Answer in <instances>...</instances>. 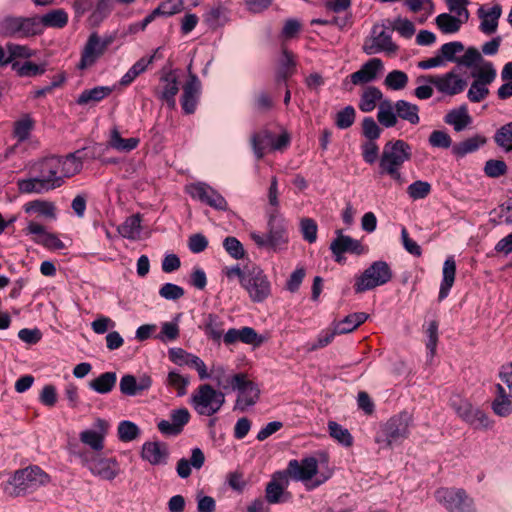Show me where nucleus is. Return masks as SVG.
Masks as SVG:
<instances>
[{
  "label": "nucleus",
  "instance_id": "obj_1",
  "mask_svg": "<svg viewBox=\"0 0 512 512\" xmlns=\"http://www.w3.org/2000/svg\"><path fill=\"white\" fill-rule=\"evenodd\" d=\"M283 471L287 473L289 479L302 482L307 490L318 488L333 475V469L329 466V457L326 453L308 456L301 460L292 459Z\"/></svg>",
  "mask_w": 512,
  "mask_h": 512
},
{
  "label": "nucleus",
  "instance_id": "obj_2",
  "mask_svg": "<svg viewBox=\"0 0 512 512\" xmlns=\"http://www.w3.org/2000/svg\"><path fill=\"white\" fill-rule=\"evenodd\" d=\"M32 169L37 175L17 180V188L21 194H43L64 183L59 173L58 156L44 158L35 163Z\"/></svg>",
  "mask_w": 512,
  "mask_h": 512
},
{
  "label": "nucleus",
  "instance_id": "obj_3",
  "mask_svg": "<svg viewBox=\"0 0 512 512\" xmlns=\"http://www.w3.org/2000/svg\"><path fill=\"white\" fill-rule=\"evenodd\" d=\"M50 480V476L42 468L30 465L16 470L4 484L3 491L11 497L24 496L48 485Z\"/></svg>",
  "mask_w": 512,
  "mask_h": 512
},
{
  "label": "nucleus",
  "instance_id": "obj_4",
  "mask_svg": "<svg viewBox=\"0 0 512 512\" xmlns=\"http://www.w3.org/2000/svg\"><path fill=\"white\" fill-rule=\"evenodd\" d=\"M411 156V146L404 140L387 142L379 158L380 174L388 175L397 184L402 185L405 179L400 170L403 164L410 160Z\"/></svg>",
  "mask_w": 512,
  "mask_h": 512
},
{
  "label": "nucleus",
  "instance_id": "obj_5",
  "mask_svg": "<svg viewBox=\"0 0 512 512\" xmlns=\"http://www.w3.org/2000/svg\"><path fill=\"white\" fill-rule=\"evenodd\" d=\"M398 118L417 125L420 122L419 107L403 99L394 103L389 99L381 101L378 105V122L385 128H392L397 125Z\"/></svg>",
  "mask_w": 512,
  "mask_h": 512
},
{
  "label": "nucleus",
  "instance_id": "obj_6",
  "mask_svg": "<svg viewBox=\"0 0 512 512\" xmlns=\"http://www.w3.org/2000/svg\"><path fill=\"white\" fill-rule=\"evenodd\" d=\"M225 394L210 384L199 385L191 394L190 404L200 416H213L225 404Z\"/></svg>",
  "mask_w": 512,
  "mask_h": 512
},
{
  "label": "nucleus",
  "instance_id": "obj_7",
  "mask_svg": "<svg viewBox=\"0 0 512 512\" xmlns=\"http://www.w3.org/2000/svg\"><path fill=\"white\" fill-rule=\"evenodd\" d=\"M393 277L392 270L386 261H375L355 279L354 290L363 293L383 286Z\"/></svg>",
  "mask_w": 512,
  "mask_h": 512
},
{
  "label": "nucleus",
  "instance_id": "obj_8",
  "mask_svg": "<svg viewBox=\"0 0 512 512\" xmlns=\"http://www.w3.org/2000/svg\"><path fill=\"white\" fill-rule=\"evenodd\" d=\"M0 34L4 37L29 38L41 34V25L36 16H6L0 20Z\"/></svg>",
  "mask_w": 512,
  "mask_h": 512
},
{
  "label": "nucleus",
  "instance_id": "obj_9",
  "mask_svg": "<svg viewBox=\"0 0 512 512\" xmlns=\"http://www.w3.org/2000/svg\"><path fill=\"white\" fill-rule=\"evenodd\" d=\"M81 463L91 474L103 480L112 481L120 473V465L115 458L103 457L101 453L92 454L89 451L79 453Z\"/></svg>",
  "mask_w": 512,
  "mask_h": 512
},
{
  "label": "nucleus",
  "instance_id": "obj_10",
  "mask_svg": "<svg viewBox=\"0 0 512 512\" xmlns=\"http://www.w3.org/2000/svg\"><path fill=\"white\" fill-rule=\"evenodd\" d=\"M114 40L113 35L100 37L97 32H92L83 46L77 68L84 70L95 65Z\"/></svg>",
  "mask_w": 512,
  "mask_h": 512
},
{
  "label": "nucleus",
  "instance_id": "obj_11",
  "mask_svg": "<svg viewBox=\"0 0 512 512\" xmlns=\"http://www.w3.org/2000/svg\"><path fill=\"white\" fill-rule=\"evenodd\" d=\"M451 408L467 424L476 429H489L493 421L481 409L474 407L468 400L455 396L450 400Z\"/></svg>",
  "mask_w": 512,
  "mask_h": 512
},
{
  "label": "nucleus",
  "instance_id": "obj_12",
  "mask_svg": "<svg viewBox=\"0 0 512 512\" xmlns=\"http://www.w3.org/2000/svg\"><path fill=\"white\" fill-rule=\"evenodd\" d=\"M411 416L407 412H402L391 417L382 427L381 434L376 437L378 444L385 443L391 446L400 440L408 437Z\"/></svg>",
  "mask_w": 512,
  "mask_h": 512
},
{
  "label": "nucleus",
  "instance_id": "obj_13",
  "mask_svg": "<svg viewBox=\"0 0 512 512\" xmlns=\"http://www.w3.org/2000/svg\"><path fill=\"white\" fill-rule=\"evenodd\" d=\"M435 498L448 512H475L473 499L460 488H439Z\"/></svg>",
  "mask_w": 512,
  "mask_h": 512
},
{
  "label": "nucleus",
  "instance_id": "obj_14",
  "mask_svg": "<svg viewBox=\"0 0 512 512\" xmlns=\"http://www.w3.org/2000/svg\"><path fill=\"white\" fill-rule=\"evenodd\" d=\"M242 288L248 293L251 301L256 303L263 302L271 294V283L258 266L248 269V276L242 281Z\"/></svg>",
  "mask_w": 512,
  "mask_h": 512
},
{
  "label": "nucleus",
  "instance_id": "obj_15",
  "mask_svg": "<svg viewBox=\"0 0 512 512\" xmlns=\"http://www.w3.org/2000/svg\"><path fill=\"white\" fill-rule=\"evenodd\" d=\"M421 80L432 84L439 93L447 96L460 94L467 86L466 80L455 69L441 75L421 76L418 82Z\"/></svg>",
  "mask_w": 512,
  "mask_h": 512
},
{
  "label": "nucleus",
  "instance_id": "obj_16",
  "mask_svg": "<svg viewBox=\"0 0 512 512\" xmlns=\"http://www.w3.org/2000/svg\"><path fill=\"white\" fill-rule=\"evenodd\" d=\"M383 69L384 64L380 58H371L358 71L347 76L342 82V87L346 91H352L354 86L373 82Z\"/></svg>",
  "mask_w": 512,
  "mask_h": 512
},
{
  "label": "nucleus",
  "instance_id": "obj_17",
  "mask_svg": "<svg viewBox=\"0 0 512 512\" xmlns=\"http://www.w3.org/2000/svg\"><path fill=\"white\" fill-rule=\"evenodd\" d=\"M231 383L233 389L239 393L236 400V408L245 411L257 403L260 390L256 384L247 379L245 374H235L232 377Z\"/></svg>",
  "mask_w": 512,
  "mask_h": 512
},
{
  "label": "nucleus",
  "instance_id": "obj_18",
  "mask_svg": "<svg viewBox=\"0 0 512 512\" xmlns=\"http://www.w3.org/2000/svg\"><path fill=\"white\" fill-rule=\"evenodd\" d=\"M398 50V46L392 41L390 33L383 26L374 25L371 35L363 44V51L367 55H374L381 52L394 54Z\"/></svg>",
  "mask_w": 512,
  "mask_h": 512
},
{
  "label": "nucleus",
  "instance_id": "obj_19",
  "mask_svg": "<svg viewBox=\"0 0 512 512\" xmlns=\"http://www.w3.org/2000/svg\"><path fill=\"white\" fill-rule=\"evenodd\" d=\"M94 429H86L80 432V441L92 450V454H99L104 449L105 437L108 434L110 423L102 418H97L93 424Z\"/></svg>",
  "mask_w": 512,
  "mask_h": 512
},
{
  "label": "nucleus",
  "instance_id": "obj_20",
  "mask_svg": "<svg viewBox=\"0 0 512 512\" xmlns=\"http://www.w3.org/2000/svg\"><path fill=\"white\" fill-rule=\"evenodd\" d=\"M187 192L192 198L198 199L214 209L221 211H226L228 209L225 198L205 183L191 184L187 187Z\"/></svg>",
  "mask_w": 512,
  "mask_h": 512
},
{
  "label": "nucleus",
  "instance_id": "obj_21",
  "mask_svg": "<svg viewBox=\"0 0 512 512\" xmlns=\"http://www.w3.org/2000/svg\"><path fill=\"white\" fill-rule=\"evenodd\" d=\"M268 238L270 248L274 251L282 249L288 242L285 219L279 211H269Z\"/></svg>",
  "mask_w": 512,
  "mask_h": 512
},
{
  "label": "nucleus",
  "instance_id": "obj_22",
  "mask_svg": "<svg viewBox=\"0 0 512 512\" xmlns=\"http://www.w3.org/2000/svg\"><path fill=\"white\" fill-rule=\"evenodd\" d=\"M330 250L337 262L342 260L343 253H352L356 255L363 254L366 250L361 242L350 236L343 235L342 231H337V237L331 242Z\"/></svg>",
  "mask_w": 512,
  "mask_h": 512
},
{
  "label": "nucleus",
  "instance_id": "obj_23",
  "mask_svg": "<svg viewBox=\"0 0 512 512\" xmlns=\"http://www.w3.org/2000/svg\"><path fill=\"white\" fill-rule=\"evenodd\" d=\"M141 458L153 466L166 465L169 458L168 445L160 441H147L142 445Z\"/></svg>",
  "mask_w": 512,
  "mask_h": 512
},
{
  "label": "nucleus",
  "instance_id": "obj_24",
  "mask_svg": "<svg viewBox=\"0 0 512 512\" xmlns=\"http://www.w3.org/2000/svg\"><path fill=\"white\" fill-rule=\"evenodd\" d=\"M289 486V478L287 473L282 471L275 472L271 480L267 483L265 489L266 501L270 504H277L285 501L283 498L285 490Z\"/></svg>",
  "mask_w": 512,
  "mask_h": 512
},
{
  "label": "nucleus",
  "instance_id": "obj_25",
  "mask_svg": "<svg viewBox=\"0 0 512 512\" xmlns=\"http://www.w3.org/2000/svg\"><path fill=\"white\" fill-rule=\"evenodd\" d=\"M200 91V80L195 74H190L188 81L183 86V94L181 97V106L186 114H192L196 110Z\"/></svg>",
  "mask_w": 512,
  "mask_h": 512
},
{
  "label": "nucleus",
  "instance_id": "obj_26",
  "mask_svg": "<svg viewBox=\"0 0 512 512\" xmlns=\"http://www.w3.org/2000/svg\"><path fill=\"white\" fill-rule=\"evenodd\" d=\"M152 385L150 376L143 374L136 378L133 375L126 374L120 380V391L126 396H136L148 390Z\"/></svg>",
  "mask_w": 512,
  "mask_h": 512
},
{
  "label": "nucleus",
  "instance_id": "obj_27",
  "mask_svg": "<svg viewBox=\"0 0 512 512\" xmlns=\"http://www.w3.org/2000/svg\"><path fill=\"white\" fill-rule=\"evenodd\" d=\"M477 15L480 19L479 30L485 35H491L497 31L498 21L502 15V7L499 4L493 5L488 10L480 7Z\"/></svg>",
  "mask_w": 512,
  "mask_h": 512
},
{
  "label": "nucleus",
  "instance_id": "obj_28",
  "mask_svg": "<svg viewBox=\"0 0 512 512\" xmlns=\"http://www.w3.org/2000/svg\"><path fill=\"white\" fill-rule=\"evenodd\" d=\"M161 91L158 96L161 100L165 101L170 108L176 105L175 96L179 91V83L174 72L170 71L160 78Z\"/></svg>",
  "mask_w": 512,
  "mask_h": 512
},
{
  "label": "nucleus",
  "instance_id": "obj_29",
  "mask_svg": "<svg viewBox=\"0 0 512 512\" xmlns=\"http://www.w3.org/2000/svg\"><path fill=\"white\" fill-rule=\"evenodd\" d=\"M444 122L451 125L456 132H461L472 123V118L469 115L467 106L461 105L448 111L444 117Z\"/></svg>",
  "mask_w": 512,
  "mask_h": 512
},
{
  "label": "nucleus",
  "instance_id": "obj_30",
  "mask_svg": "<svg viewBox=\"0 0 512 512\" xmlns=\"http://www.w3.org/2000/svg\"><path fill=\"white\" fill-rule=\"evenodd\" d=\"M205 462V456L200 448L192 449L191 459L181 458L176 465V471L180 478L185 479L191 475V467L200 469Z\"/></svg>",
  "mask_w": 512,
  "mask_h": 512
},
{
  "label": "nucleus",
  "instance_id": "obj_31",
  "mask_svg": "<svg viewBox=\"0 0 512 512\" xmlns=\"http://www.w3.org/2000/svg\"><path fill=\"white\" fill-rule=\"evenodd\" d=\"M455 275H456V262H455L453 256H449L446 258V260L443 264L442 281L440 284L439 296H438L439 301L444 300L449 295L450 289L452 288L454 281H455Z\"/></svg>",
  "mask_w": 512,
  "mask_h": 512
},
{
  "label": "nucleus",
  "instance_id": "obj_32",
  "mask_svg": "<svg viewBox=\"0 0 512 512\" xmlns=\"http://www.w3.org/2000/svg\"><path fill=\"white\" fill-rule=\"evenodd\" d=\"M274 134L268 130H262L251 137V145L257 159H261L267 150L273 149Z\"/></svg>",
  "mask_w": 512,
  "mask_h": 512
},
{
  "label": "nucleus",
  "instance_id": "obj_33",
  "mask_svg": "<svg viewBox=\"0 0 512 512\" xmlns=\"http://www.w3.org/2000/svg\"><path fill=\"white\" fill-rule=\"evenodd\" d=\"M38 21L41 25V34L44 31L45 27L57 28L61 29L65 27L68 23V14L63 9H54L51 10L41 17H38Z\"/></svg>",
  "mask_w": 512,
  "mask_h": 512
},
{
  "label": "nucleus",
  "instance_id": "obj_34",
  "mask_svg": "<svg viewBox=\"0 0 512 512\" xmlns=\"http://www.w3.org/2000/svg\"><path fill=\"white\" fill-rule=\"evenodd\" d=\"M158 52L159 48L150 57H142L136 61L132 67L122 76L120 84L122 86L131 84L157 58Z\"/></svg>",
  "mask_w": 512,
  "mask_h": 512
},
{
  "label": "nucleus",
  "instance_id": "obj_35",
  "mask_svg": "<svg viewBox=\"0 0 512 512\" xmlns=\"http://www.w3.org/2000/svg\"><path fill=\"white\" fill-rule=\"evenodd\" d=\"M367 319L368 314L364 312L352 313L347 315L343 320L334 322L333 328L339 335L350 333L359 327L362 323H364Z\"/></svg>",
  "mask_w": 512,
  "mask_h": 512
},
{
  "label": "nucleus",
  "instance_id": "obj_36",
  "mask_svg": "<svg viewBox=\"0 0 512 512\" xmlns=\"http://www.w3.org/2000/svg\"><path fill=\"white\" fill-rule=\"evenodd\" d=\"M383 100L382 91L378 87L369 86L363 91L360 97L359 109L362 112H371L375 109L377 103L379 102L380 104Z\"/></svg>",
  "mask_w": 512,
  "mask_h": 512
},
{
  "label": "nucleus",
  "instance_id": "obj_37",
  "mask_svg": "<svg viewBox=\"0 0 512 512\" xmlns=\"http://www.w3.org/2000/svg\"><path fill=\"white\" fill-rule=\"evenodd\" d=\"M487 142L485 136L476 134L469 137L453 147V153L458 157H464L467 154L477 151L480 147L484 146Z\"/></svg>",
  "mask_w": 512,
  "mask_h": 512
},
{
  "label": "nucleus",
  "instance_id": "obj_38",
  "mask_svg": "<svg viewBox=\"0 0 512 512\" xmlns=\"http://www.w3.org/2000/svg\"><path fill=\"white\" fill-rule=\"evenodd\" d=\"M59 159V173L62 180L64 178L72 177L80 172L82 168V161L77 156V153H70L65 157H58Z\"/></svg>",
  "mask_w": 512,
  "mask_h": 512
},
{
  "label": "nucleus",
  "instance_id": "obj_39",
  "mask_svg": "<svg viewBox=\"0 0 512 512\" xmlns=\"http://www.w3.org/2000/svg\"><path fill=\"white\" fill-rule=\"evenodd\" d=\"M118 233L126 239L136 240L140 237L141 216L139 214L128 217L120 226H118Z\"/></svg>",
  "mask_w": 512,
  "mask_h": 512
},
{
  "label": "nucleus",
  "instance_id": "obj_40",
  "mask_svg": "<svg viewBox=\"0 0 512 512\" xmlns=\"http://www.w3.org/2000/svg\"><path fill=\"white\" fill-rule=\"evenodd\" d=\"M116 381L117 375L115 372H105L91 380L88 386L99 394H107L113 390Z\"/></svg>",
  "mask_w": 512,
  "mask_h": 512
},
{
  "label": "nucleus",
  "instance_id": "obj_41",
  "mask_svg": "<svg viewBox=\"0 0 512 512\" xmlns=\"http://www.w3.org/2000/svg\"><path fill=\"white\" fill-rule=\"evenodd\" d=\"M113 89L109 86H97L92 89L82 91L77 99L79 105H86L89 103H97L112 93Z\"/></svg>",
  "mask_w": 512,
  "mask_h": 512
},
{
  "label": "nucleus",
  "instance_id": "obj_42",
  "mask_svg": "<svg viewBox=\"0 0 512 512\" xmlns=\"http://www.w3.org/2000/svg\"><path fill=\"white\" fill-rule=\"evenodd\" d=\"M139 138L131 137V138H122L118 129L114 128L110 134L109 145L113 149L120 152H130L137 148L139 145Z\"/></svg>",
  "mask_w": 512,
  "mask_h": 512
},
{
  "label": "nucleus",
  "instance_id": "obj_43",
  "mask_svg": "<svg viewBox=\"0 0 512 512\" xmlns=\"http://www.w3.org/2000/svg\"><path fill=\"white\" fill-rule=\"evenodd\" d=\"M295 72L294 56L287 49L282 50V55L279 59V65L276 74V81H285L288 77L292 76Z\"/></svg>",
  "mask_w": 512,
  "mask_h": 512
},
{
  "label": "nucleus",
  "instance_id": "obj_44",
  "mask_svg": "<svg viewBox=\"0 0 512 512\" xmlns=\"http://www.w3.org/2000/svg\"><path fill=\"white\" fill-rule=\"evenodd\" d=\"M203 331L214 341H219L224 335V323L215 314H208L205 318Z\"/></svg>",
  "mask_w": 512,
  "mask_h": 512
},
{
  "label": "nucleus",
  "instance_id": "obj_45",
  "mask_svg": "<svg viewBox=\"0 0 512 512\" xmlns=\"http://www.w3.org/2000/svg\"><path fill=\"white\" fill-rule=\"evenodd\" d=\"M493 140L505 153L512 152V121L498 128L494 133Z\"/></svg>",
  "mask_w": 512,
  "mask_h": 512
},
{
  "label": "nucleus",
  "instance_id": "obj_46",
  "mask_svg": "<svg viewBox=\"0 0 512 512\" xmlns=\"http://www.w3.org/2000/svg\"><path fill=\"white\" fill-rule=\"evenodd\" d=\"M55 205L46 200H33L25 204L26 213H35L47 218L55 219Z\"/></svg>",
  "mask_w": 512,
  "mask_h": 512
},
{
  "label": "nucleus",
  "instance_id": "obj_47",
  "mask_svg": "<svg viewBox=\"0 0 512 512\" xmlns=\"http://www.w3.org/2000/svg\"><path fill=\"white\" fill-rule=\"evenodd\" d=\"M184 8L183 0H165L157 8H155L149 15L152 16L154 21L158 16H172L181 12Z\"/></svg>",
  "mask_w": 512,
  "mask_h": 512
},
{
  "label": "nucleus",
  "instance_id": "obj_48",
  "mask_svg": "<svg viewBox=\"0 0 512 512\" xmlns=\"http://www.w3.org/2000/svg\"><path fill=\"white\" fill-rule=\"evenodd\" d=\"M34 124H35V122L29 114L23 115L14 124V130H13L14 137L19 142H23V141L27 140L30 136L31 131L34 128Z\"/></svg>",
  "mask_w": 512,
  "mask_h": 512
},
{
  "label": "nucleus",
  "instance_id": "obj_49",
  "mask_svg": "<svg viewBox=\"0 0 512 512\" xmlns=\"http://www.w3.org/2000/svg\"><path fill=\"white\" fill-rule=\"evenodd\" d=\"M190 383L188 375H182L176 370L169 371L166 384L177 391L178 396H184L187 393V387Z\"/></svg>",
  "mask_w": 512,
  "mask_h": 512
},
{
  "label": "nucleus",
  "instance_id": "obj_50",
  "mask_svg": "<svg viewBox=\"0 0 512 512\" xmlns=\"http://www.w3.org/2000/svg\"><path fill=\"white\" fill-rule=\"evenodd\" d=\"M408 82V75L402 70H392L384 79V85L393 91L403 90L406 88Z\"/></svg>",
  "mask_w": 512,
  "mask_h": 512
},
{
  "label": "nucleus",
  "instance_id": "obj_51",
  "mask_svg": "<svg viewBox=\"0 0 512 512\" xmlns=\"http://www.w3.org/2000/svg\"><path fill=\"white\" fill-rule=\"evenodd\" d=\"M462 20L448 13H442L436 17L438 28L445 34H453L460 30Z\"/></svg>",
  "mask_w": 512,
  "mask_h": 512
},
{
  "label": "nucleus",
  "instance_id": "obj_52",
  "mask_svg": "<svg viewBox=\"0 0 512 512\" xmlns=\"http://www.w3.org/2000/svg\"><path fill=\"white\" fill-rule=\"evenodd\" d=\"M118 438L122 442H131L140 435L139 427L132 421H121L117 429Z\"/></svg>",
  "mask_w": 512,
  "mask_h": 512
},
{
  "label": "nucleus",
  "instance_id": "obj_53",
  "mask_svg": "<svg viewBox=\"0 0 512 512\" xmlns=\"http://www.w3.org/2000/svg\"><path fill=\"white\" fill-rule=\"evenodd\" d=\"M328 430L330 436L338 441L340 444L349 447L353 443V437L351 436L348 429L344 428L340 424L334 421L328 423Z\"/></svg>",
  "mask_w": 512,
  "mask_h": 512
},
{
  "label": "nucleus",
  "instance_id": "obj_54",
  "mask_svg": "<svg viewBox=\"0 0 512 512\" xmlns=\"http://www.w3.org/2000/svg\"><path fill=\"white\" fill-rule=\"evenodd\" d=\"M356 111L353 106L348 105L339 112L335 117V125L339 129H347L355 122Z\"/></svg>",
  "mask_w": 512,
  "mask_h": 512
},
{
  "label": "nucleus",
  "instance_id": "obj_55",
  "mask_svg": "<svg viewBox=\"0 0 512 512\" xmlns=\"http://www.w3.org/2000/svg\"><path fill=\"white\" fill-rule=\"evenodd\" d=\"M225 251L234 259L240 260L245 256V250L242 243L233 236H228L223 240Z\"/></svg>",
  "mask_w": 512,
  "mask_h": 512
},
{
  "label": "nucleus",
  "instance_id": "obj_56",
  "mask_svg": "<svg viewBox=\"0 0 512 512\" xmlns=\"http://www.w3.org/2000/svg\"><path fill=\"white\" fill-rule=\"evenodd\" d=\"M300 231L302 237L308 243H314L317 240L318 226L312 218H302L300 220Z\"/></svg>",
  "mask_w": 512,
  "mask_h": 512
},
{
  "label": "nucleus",
  "instance_id": "obj_57",
  "mask_svg": "<svg viewBox=\"0 0 512 512\" xmlns=\"http://www.w3.org/2000/svg\"><path fill=\"white\" fill-rule=\"evenodd\" d=\"M336 335L339 334L336 333V330L334 328H332L331 330L321 331L315 341L307 344V350L312 352L328 346L333 341Z\"/></svg>",
  "mask_w": 512,
  "mask_h": 512
},
{
  "label": "nucleus",
  "instance_id": "obj_58",
  "mask_svg": "<svg viewBox=\"0 0 512 512\" xmlns=\"http://www.w3.org/2000/svg\"><path fill=\"white\" fill-rule=\"evenodd\" d=\"M6 49L8 52V59H10V63L13 62V60L20 58V59H28L34 56V51L31 50L26 45H20L15 43H8L6 45Z\"/></svg>",
  "mask_w": 512,
  "mask_h": 512
},
{
  "label": "nucleus",
  "instance_id": "obj_59",
  "mask_svg": "<svg viewBox=\"0 0 512 512\" xmlns=\"http://www.w3.org/2000/svg\"><path fill=\"white\" fill-rule=\"evenodd\" d=\"M431 191V185L426 181L417 180L407 188V193L413 200L424 199Z\"/></svg>",
  "mask_w": 512,
  "mask_h": 512
},
{
  "label": "nucleus",
  "instance_id": "obj_60",
  "mask_svg": "<svg viewBox=\"0 0 512 512\" xmlns=\"http://www.w3.org/2000/svg\"><path fill=\"white\" fill-rule=\"evenodd\" d=\"M168 356H169V359L174 364H176L178 366L186 365V366L190 367V363L192 362V359H194L196 355L189 353L182 348L175 347V348H170L168 350Z\"/></svg>",
  "mask_w": 512,
  "mask_h": 512
},
{
  "label": "nucleus",
  "instance_id": "obj_61",
  "mask_svg": "<svg viewBox=\"0 0 512 512\" xmlns=\"http://www.w3.org/2000/svg\"><path fill=\"white\" fill-rule=\"evenodd\" d=\"M464 50V45L459 41H453L449 43H445L440 48L441 57L449 62H456L458 57L456 54L462 52Z\"/></svg>",
  "mask_w": 512,
  "mask_h": 512
},
{
  "label": "nucleus",
  "instance_id": "obj_62",
  "mask_svg": "<svg viewBox=\"0 0 512 512\" xmlns=\"http://www.w3.org/2000/svg\"><path fill=\"white\" fill-rule=\"evenodd\" d=\"M482 60V56L478 49L475 47H469L464 55L458 57L456 63L458 66H465L467 68L475 67Z\"/></svg>",
  "mask_w": 512,
  "mask_h": 512
},
{
  "label": "nucleus",
  "instance_id": "obj_63",
  "mask_svg": "<svg viewBox=\"0 0 512 512\" xmlns=\"http://www.w3.org/2000/svg\"><path fill=\"white\" fill-rule=\"evenodd\" d=\"M428 142L433 148L447 149L451 146L452 139L447 132L442 130H434L430 134Z\"/></svg>",
  "mask_w": 512,
  "mask_h": 512
},
{
  "label": "nucleus",
  "instance_id": "obj_64",
  "mask_svg": "<svg viewBox=\"0 0 512 512\" xmlns=\"http://www.w3.org/2000/svg\"><path fill=\"white\" fill-rule=\"evenodd\" d=\"M484 172L489 177L497 178L507 172V165L503 160L490 159L485 163Z\"/></svg>",
  "mask_w": 512,
  "mask_h": 512
}]
</instances>
